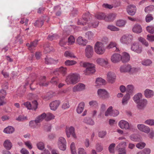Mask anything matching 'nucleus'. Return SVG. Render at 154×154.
<instances>
[{
	"mask_svg": "<svg viewBox=\"0 0 154 154\" xmlns=\"http://www.w3.org/2000/svg\"><path fill=\"white\" fill-rule=\"evenodd\" d=\"M122 56L118 54H114L111 56V60L113 63H117L121 60Z\"/></svg>",
	"mask_w": 154,
	"mask_h": 154,
	"instance_id": "obj_16",
	"label": "nucleus"
},
{
	"mask_svg": "<svg viewBox=\"0 0 154 154\" xmlns=\"http://www.w3.org/2000/svg\"><path fill=\"white\" fill-rule=\"evenodd\" d=\"M147 103V100L145 99H141V100L137 103V107L140 110H142L146 106Z\"/></svg>",
	"mask_w": 154,
	"mask_h": 154,
	"instance_id": "obj_11",
	"label": "nucleus"
},
{
	"mask_svg": "<svg viewBox=\"0 0 154 154\" xmlns=\"http://www.w3.org/2000/svg\"><path fill=\"white\" fill-rule=\"evenodd\" d=\"M32 110H35L37 109L38 106V103L36 100H34L32 101Z\"/></svg>",
	"mask_w": 154,
	"mask_h": 154,
	"instance_id": "obj_56",
	"label": "nucleus"
},
{
	"mask_svg": "<svg viewBox=\"0 0 154 154\" xmlns=\"http://www.w3.org/2000/svg\"><path fill=\"white\" fill-rule=\"evenodd\" d=\"M46 114L44 112L37 117L36 118V119L38 121V122L39 123L42 121L45 118H46Z\"/></svg>",
	"mask_w": 154,
	"mask_h": 154,
	"instance_id": "obj_39",
	"label": "nucleus"
},
{
	"mask_svg": "<svg viewBox=\"0 0 154 154\" xmlns=\"http://www.w3.org/2000/svg\"><path fill=\"white\" fill-rule=\"evenodd\" d=\"M76 63V61L73 60H67L65 62V64L66 66H69L74 65Z\"/></svg>",
	"mask_w": 154,
	"mask_h": 154,
	"instance_id": "obj_47",
	"label": "nucleus"
},
{
	"mask_svg": "<svg viewBox=\"0 0 154 154\" xmlns=\"http://www.w3.org/2000/svg\"><path fill=\"white\" fill-rule=\"evenodd\" d=\"M145 123L151 126L154 125V120L152 119H148L145 121Z\"/></svg>",
	"mask_w": 154,
	"mask_h": 154,
	"instance_id": "obj_64",
	"label": "nucleus"
},
{
	"mask_svg": "<svg viewBox=\"0 0 154 154\" xmlns=\"http://www.w3.org/2000/svg\"><path fill=\"white\" fill-rule=\"evenodd\" d=\"M83 122L87 124L91 125H93L94 124V121L90 117H86L84 119Z\"/></svg>",
	"mask_w": 154,
	"mask_h": 154,
	"instance_id": "obj_36",
	"label": "nucleus"
},
{
	"mask_svg": "<svg viewBox=\"0 0 154 154\" xmlns=\"http://www.w3.org/2000/svg\"><path fill=\"white\" fill-rule=\"evenodd\" d=\"M36 145L38 148L39 150H43L45 148V145L43 142H40L38 143Z\"/></svg>",
	"mask_w": 154,
	"mask_h": 154,
	"instance_id": "obj_51",
	"label": "nucleus"
},
{
	"mask_svg": "<svg viewBox=\"0 0 154 154\" xmlns=\"http://www.w3.org/2000/svg\"><path fill=\"white\" fill-rule=\"evenodd\" d=\"M66 142L65 139L63 137H60L58 139L57 144L59 148L61 150L64 151L66 148Z\"/></svg>",
	"mask_w": 154,
	"mask_h": 154,
	"instance_id": "obj_7",
	"label": "nucleus"
},
{
	"mask_svg": "<svg viewBox=\"0 0 154 154\" xmlns=\"http://www.w3.org/2000/svg\"><path fill=\"white\" fill-rule=\"evenodd\" d=\"M85 107V103L83 102H81L79 104L76 109V111L79 114L81 113L83 111Z\"/></svg>",
	"mask_w": 154,
	"mask_h": 154,
	"instance_id": "obj_28",
	"label": "nucleus"
},
{
	"mask_svg": "<svg viewBox=\"0 0 154 154\" xmlns=\"http://www.w3.org/2000/svg\"><path fill=\"white\" fill-rule=\"evenodd\" d=\"M82 18L84 21L88 22L92 18V17L89 12H87L82 15Z\"/></svg>",
	"mask_w": 154,
	"mask_h": 154,
	"instance_id": "obj_32",
	"label": "nucleus"
},
{
	"mask_svg": "<svg viewBox=\"0 0 154 154\" xmlns=\"http://www.w3.org/2000/svg\"><path fill=\"white\" fill-rule=\"evenodd\" d=\"M7 94L6 91L2 89L0 91V106L3 105L5 103L4 100Z\"/></svg>",
	"mask_w": 154,
	"mask_h": 154,
	"instance_id": "obj_19",
	"label": "nucleus"
},
{
	"mask_svg": "<svg viewBox=\"0 0 154 154\" xmlns=\"http://www.w3.org/2000/svg\"><path fill=\"white\" fill-rule=\"evenodd\" d=\"M85 85L82 83H79L73 88V91L75 92L78 91H80L85 89Z\"/></svg>",
	"mask_w": 154,
	"mask_h": 154,
	"instance_id": "obj_17",
	"label": "nucleus"
},
{
	"mask_svg": "<svg viewBox=\"0 0 154 154\" xmlns=\"http://www.w3.org/2000/svg\"><path fill=\"white\" fill-rule=\"evenodd\" d=\"M44 48L45 53H50L53 51V47L51 46L49 43L45 44L44 45Z\"/></svg>",
	"mask_w": 154,
	"mask_h": 154,
	"instance_id": "obj_31",
	"label": "nucleus"
},
{
	"mask_svg": "<svg viewBox=\"0 0 154 154\" xmlns=\"http://www.w3.org/2000/svg\"><path fill=\"white\" fill-rule=\"evenodd\" d=\"M126 11L128 14L132 16L135 14L137 11V8L134 5H129L127 7Z\"/></svg>",
	"mask_w": 154,
	"mask_h": 154,
	"instance_id": "obj_8",
	"label": "nucleus"
},
{
	"mask_svg": "<svg viewBox=\"0 0 154 154\" xmlns=\"http://www.w3.org/2000/svg\"><path fill=\"white\" fill-rule=\"evenodd\" d=\"M96 61L97 63L101 65H103L104 64L106 65L108 63L107 59H105L103 58H98Z\"/></svg>",
	"mask_w": 154,
	"mask_h": 154,
	"instance_id": "obj_33",
	"label": "nucleus"
},
{
	"mask_svg": "<svg viewBox=\"0 0 154 154\" xmlns=\"http://www.w3.org/2000/svg\"><path fill=\"white\" fill-rule=\"evenodd\" d=\"M105 80L101 78H97L96 80V83L98 85L105 84Z\"/></svg>",
	"mask_w": 154,
	"mask_h": 154,
	"instance_id": "obj_42",
	"label": "nucleus"
},
{
	"mask_svg": "<svg viewBox=\"0 0 154 154\" xmlns=\"http://www.w3.org/2000/svg\"><path fill=\"white\" fill-rule=\"evenodd\" d=\"M139 40L143 45H145L146 46H148L149 44L148 42L146 41V40L142 37H140L138 38Z\"/></svg>",
	"mask_w": 154,
	"mask_h": 154,
	"instance_id": "obj_54",
	"label": "nucleus"
},
{
	"mask_svg": "<svg viewBox=\"0 0 154 154\" xmlns=\"http://www.w3.org/2000/svg\"><path fill=\"white\" fill-rule=\"evenodd\" d=\"M37 77V75L35 73H32L30 74L28 79H30L32 82L35 80Z\"/></svg>",
	"mask_w": 154,
	"mask_h": 154,
	"instance_id": "obj_58",
	"label": "nucleus"
},
{
	"mask_svg": "<svg viewBox=\"0 0 154 154\" xmlns=\"http://www.w3.org/2000/svg\"><path fill=\"white\" fill-rule=\"evenodd\" d=\"M67 40L65 38H62L60 41L59 44L61 46H63L66 44Z\"/></svg>",
	"mask_w": 154,
	"mask_h": 154,
	"instance_id": "obj_63",
	"label": "nucleus"
},
{
	"mask_svg": "<svg viewBox=\"0 0 154 154\" xmlns=\"http://www.w3.org/2000/svg\"><path fill=\"white\" fill-rule=\"evenodd\" d=\"M130 98V95L128 94H126L123 97L122 103L123 105H125L127 104L128 101Z\"/></svg>",
	"mask_w": 154,
	"mask_h": 154,
	"instance_id": "obj_40",
	"label": "nucleus"
},
{
	"mask_svg": "<svg viewBox=\"0 0 154 154\" xmlns=\"http://www.w3.org/2000/svg\"><path fill=\"white\" fill-rule=\"evenodd\" d=\"M134 90V87L133 85H128L127 86L126 88V92L128 93V94L132 93Z\"/></svg>",
	"mask_w": 154,
	"mask_h": 154,
	"instance_id": "obj_46",
	"label": "nucleus"
},
{
	"mask_svg": "<svg viewBox=\"0 0 154 154\" xmlns=\"http://www.w3.org/2000/svg\"><path fill=\"white\" fill-rule=\"evenodd\" d=\"M130 59V55L128 54L126 52L123 53V55L122 56V58L121 60L123 63H125L128 62Z\"/></svg>",
	"mask_w": 154,
	"mask_h": 154,
	"instance_id": "obj_24",
	"label": "nucleus"
},
{
	"mask_svg": "<svg viewBox=\"0 0 154 154\" xmlns=\"http://www.w3.org/2000/svg\"><path fill=\"white\" fill-rule=\"evenodd\" d=\"M96 149L97 152H101L103 149V147L101 144L97 143L96 146Z\"/></svg>",
	"mask_w": 154,
	"mask_h": 154,
	"instance_id": "obj_59",
	"label": "nucleus"
},
{
	"mask_svg": "<svg viewBox=\"0 0 154 154\" xmlns=\"http://www.w3.org/2000/svg\"><path fill=\"white\" fill-rule=\"evenodd\" d=\"M66 133L67 137H69L70 135L74 138H76V137L75 133V128L72 127H71L68 128H66Z\"/></svg>",
	"mask_w": 154,
	"mask_h": 154,
	"instance_id": "obj_14",
	"label": "nucleus"
},
{
	"mask_svg": "<svg viewBox=\"0 0 154 154\" xmlns=\"http://www.w3.org/2000/svg\"><path fill=\"white\" fill-rule=\"evenodd\" d=\"M85 55L88 58H91L93 55L94 51L93 47L90 45L86 46L85 50Z\"/></svg>",
	"mask_w": 154,
	"mask_h": 154,
	"instance_id": "obj_10",
	"label": "nucleus"
},
{
	"mask_svg": "<svg viewBox=\"0 0 154 154\" xmlns=\"http://www.w3.org/2000/svg\"><path fill=\"white\" fill-rule=\"evenodd\" d=\"M38 123V121L35 119L34 120H31L29 122V126L31 128L34 129L36 128Z\"/></svg>",
	"mask_w": 154,
	"mask_h": 154,
	"instance_id": "obj_34",
	"label": "nucleus"
},
{
	"mask_svg": "<svg viewBox=\"0 0 154 154\" xmlns=\"http://www.w3.org/2000/svg\"><path fill=\"white\" fill-rule=\"evenodd\" d=\"M96 17L98 20H105L106 15L104 13H98L96 15Z\"/></svg>",
	"mask_w": 154,
	"mask_h": 154,
	"instance_id": "obj_43",
	"label": "nucleus"
},
{
	"mask_svg": "<svg viewBox=\"0 0 154 154\" xmlns=\"http://www.w3.org/2000/svg\"><path fill=\"white\" fill-rule=\"evenodd\" d=\"M93 34L92 32L88 31L86 33L85 36L88 39H91L93 38Z\"/></svg>",
	"mask_w": 154,
	"mask_h": 154,
	"instance_id": "obj_52",
	"label": "nucleus"
},
{
	"mask_svg": "<svg viewBox=\"0 0 154 154\" xmlns=\"http://www.w3.org/2000/svg\"><path fill=\"white\" fill-rule=\"evenodd\" d=\"M95 52L98 54H102L105 51L103 44L100 42H98L95 44L94 46Z\"/></svg>",
	"mask_w": 154,
	"mask_h": 154,
	"instance_id": "obj_3",
	"label": "nucleus"
},
{
	"mask_svg": "<svg viewBox=\"0 0 154 154\" xmlns=\"http://www.w3.org/2000/svg\"><path fill=\"white\" fill-rule=\"evenodd\" d=\"M107 28L113 31H118L119 30V28L113 25H108Z\"/></svg>",
	"mask_w": 154,
	"mask_h": 154,
	"instance_id": "obj_53",
	"label": "nucleus"
},
{
	"mask_svg": "<svg viewBox=\"0 0 154 154\" xmlns=\"http://www.w3.org/2000/svg\"><path fill=\"white\" fill-rule=\"evenodd\" d=\"M145 11L146 12L149 13L154 10V6L150 5L146 7L145 9Z\"/></svg>",
	"mask_w": 154,
	"mask_h": 154,
	"instance_id": "obj_48",
	"label": "nucleus"
},
{
	"mask_svg": "<svg viewBox=\"0 0 154 154\" xmlns=\"http://www.w3.org/2000/svg\"><path fill=\"white\" fill-rule=\"evenodd\" d=\"M151 63V60L149 59L144 60L142 62V64L143 65L146 66L149 65Z\"/></svg>",
	"mask_w": 154,
	"mask_h": 154,
	"instance_id": "obj_62",
	"label": "nucleus"
},
{
	"mask_svg": "<svg viewBox=\"0 0 154 154\" xmlns=\"http://www.w3.org/2000/svg\"><path fill=\"white\" fill-rule=\"evenodd\" d=\"M130 138L131 140L134 141H139L141 140L138 135L136 134H131L130 136Z\"/></svg>",
	"mask_w": 154,
	"mask_h": 154,
	"instance_id": "obj_37",
	"label": "nucleus"
},
{
	"mask_svg": "<svg viewBox=\"0 0 154 154\" xmlns=\"http://www.w3.org/2000/svg\"><path fill=\"white\" fill-rule=\"evenodd\" d=\"M137 127L140 130L147 133H148L150 130L148 126L144 125L138 124Z\"/></svg>",
	"mask_w": 154,
	"mask_h": 154,
	"instance_id": "obj_20",
	"label": "nucleus"
},
{
	"mask_svg": "<svg viewBox=\"0 0 154 154\" xmlns=\"http://www.w3.org/2000/svg\"><path fill=\"white\" fill-rule=\"evenodd\" d=\"M55 116L51 113L48 112L46 114L45 120L46 121H50L54 119Z\"/></svg>",
	"mask_w": 154,
	"mask_h": 154,
	"instance_id": "obj_44",
	"label": "nucleus"
},
{
	"mask_svg": "<svg viewBox=\"0 0 154 154\" xmlns=\"http://www.w3.org/2000/svg\"><path fill=\"white\" fill-rule=\"evenodd\" d=\"M142 95L141 93H138L135 95L133 97L134 101L137 103L141 100L140 99L142 98Z\"/></svg>",
	"mask_w": 154,
	"mask_h": 154,
	"instance_id": "obj_35",
	"label": "nucleus"
},
{
	"mask_svg": "<svg viewBox=\"0 0 154 154\" xmlns=\"http://www.w3.org/2000/svg\"><path fill=\"white\" fill-rule=\"evenodd\" d=\"M4 147L7 150H9L12 146L11 143L9 140H7L5 141L3 144Z\"/></svg>",
	"mask_w": 154,
	"mask_h": 154,
	"instance_id": "obj_29",
	"label": "nucleus"
},
{
	"mask_svg": "<svg viewBox=\"0 0 154 154\" xmlns=\"http://www.w3.org/2000/svg\"><path fill=\"white\" fill-rule=\"evenodd\" d=\"M66 68H64L61 66L59 68L56 69L54 72V73L56 75H59L60 73H61L64 75L66 74Z\"/></svg>",
	"mask_w": 154,
	"mask_h": 154,
	"instance_id": "obj_15",
	"label": "nucleus"
},
{
	"mask_svg": "<svg viewBox=\"0 0 154 154\" xmlns=\"http://www.w3.org/2000/svg\"><path fill=\"white\" fill-rule=\"evenodd\" d=\"M136 68H132L130 65H125L121 66L120 68V70L121 72H129L130 73H133L136 71Z\"/></svg>",
	"mask_w": 154,
	"mask_h": 154,
	"instance_id": "obj_4",
	"label": "nucleus"
},
{
	"mask_svg": "<svg viewBox=\"0 0 154 154\" xmlns=\"http://www.w3.org/2000/svg\"><path fill=\"white\" fill-rule=\"evenodd\" d=\"M82 66L86 68V69L84 71V74L86 75H91L96 71L95 65L92 63L85 62L83 63Z\"/></svg>",
	"mask_w": 154,
	"mask_h": 154,
	"instance_id": "obj_1",
	"label": "nucleus"
},
{
	"mask_svg": "<svg viewBox=\"0 0 154 154\" xmlns=\"http://www.w3.org/2000/svg\"><path fill=\"white\" fill-rule=\"evenodd\" d=\"M79 76L76 73L70 74L67 77L66 81L68 84H75L79 81Z\"/></svg>",
	"mask_w": 154,
	"mask_h": 154,
	"instance_id": "obj_2",
	"label": "nucleus"
},
{
	"mask_svg": "<svg viewBox=\"0 0 154 154\" xmlns=\"http://www.w3.org/2000/svg\"><path fill=\"white\" fill-rule=\"evenodd\" d=\"M146 29L147 32L151 34L154 33V26H147Z\"/></svg>",
	"mask_w": 154,
	"mask_h": 154,
	"instance_id": "obj_49",
	"label": "nucleus"
},
{
	"mask_svg": "<svg viewBox=\"0 0 154 154\" xmlns=\"http://www.w3.org/2000/svg\"><path fill=\"white\" fill-rule=\"evenodd\" d=\"M154 93L153 91L149 89H146L144 92V95L146 98H150L154 95Z\"/></svg>",
	"mask_w": 154,
	"mask_h": 154,
	"instance_id": "obj_25",
	"label": "nucleus"
},
{
	"mask_svg": "<svg viewBox=\"0 0 154 154\" xmlns=\"http://www.w3.org/2000/svg\"><path fill=\"white\" fill-rule=\"evenodd\" d=\"M45 63L47 64H56L58 62L57 60H54L52 58L49 57H48L45 58Z\"/></svg>",
	"mask_w": 154,
	"mask_h": 154,
	"instance_id": "obj_26",
	"label": "nucleus"
},
{
	"mask_svg": "<svg viewBox=\"0 0 154 154\" xmlns=\"http://www.w3.org/2000/svg\"><path fill=\"white\" fill-rule=\"evenodd\" d=\"M126 143L125 142H122L120 143L118 145L116 146V148L118 149H119L120 148H124L125 149V147L126 146Z\"/></svg>",
	"mask_w": 154,
	"mask_h": 154,
	"instance_id": "obj_61",
	"label": "nucleus"
},
{
	"mask_svg": "<svg viewBox=\"0 0 154 154\" xmlns=\"http://www.w3.org/2000/svg\"><path fill=\"white\" fill-rule=\"evenodd\" d=\"M115 143H112L109 146V150L110 153H113L114 152V147L115 146Z\"/></svg>",
	"mask_w": 154,
	"mask_h": 154,
	"instance_id": "obj_55",
	"label": "nucleus"
},
{
	"mask_svg": "<svg viewBox=\"0 0 154 154\" xmlns=\"http://www.w3.org/2000/svg\"><path fill=\"white\" fill-rule=\"evenodd\" d=\"M44 20H37L34 23V26L38 27H41L44 24Z\"/></svg>",
	"mask_w": 154,
	"mask_h": 154,
	"instance_id": "obj_45",
	"label": "nucleus"
},
{
	"mask_svg": "<svg viewBox=\"0 0 154 154\" xmlns=\"http://www.w3.org/2000/svg\"><path fill=\"white\" fill-rule=\"evenodd\" d=\"M107 80L109 83H113L115 82L116 79V75L113 72H109L107 75Z\"/></svg>",
	"mask_w": 154,
	"mask_h": 154,
	"instance_id": "obj_13",
	"label": "nucleus"
},
{
	"mask_svg": "<svg viewBox=\"0 0 154 154\" xmlns=\"http://www.w3.org/2000/svg\"><path fill=\"white\" fill-rule=\"evenodd\" d=\"M59 38L58 35L57 34H53L51 35H49L48 37V39L50 41L57 39Z\"/></svg>",
	"mask_w": 154,
	"mask_h": 154,
	"instance_id": "obj_50",
	"label": "nucleus"
},
{
	"mask_svg": "<svg viewBox=\"0 0 154 154\" xmlns=\"http://www.w3.org/2000/svg\"><path fill=\"white\" fill-rule=\"evenodd\" d=\"M126 23L125 21L122 20H119L116 21V25L120 27L124 26Z\"/></svg>",
	"mask_w": 154,
	"mask_h": 154,
	"instance_id": "obj_41",
	"label": "nucleus"
},
{
	"mask_svg": "<svg viewBox=\"0 0 154 154\" xmlns=\"http://www.w3.org/2000/svg\"><path fill=\"white\" fill-rule=\"evenodd\" d=\"M64 55L66 57H75L74 54L71 52L66 51L65 52Z\"/></svg>",
	"mask_w": 154,
	"mask_h": 154,
	"instance_id": "obj_60",
	"label": "nucleus"
},
{
	"mask_svg": "<svg viewBox=\"0 0 154 154\" xmlns=\"http://www.w3.org/2000/svg\"><path fill=\"white\" fill-rule=\"evenodd\" d=\"M77 44L80 45L85 46L88 42V41L85 39L83 38L82 36H79L78 38L76 40Z\"/></svg>",
	"mask_w": 154,
	"mask_h": 154,
	"instance_id": "obj_22",
	"label": "nucleus"
},
{
	"mask_svg": "<svg viewBox=\"0 0 154 154\" xmlns=\"http://www.w3.org/2000/svg\"><path fill=\"white\" fill-rule=\"evenodd\" d=\"M133 39V36L130 35H123L121 38L120 41L123 43L128 44L130 43Z\"/></svg>",
	"mask_w": 154,
	"mask_h": 154,
	"instance_id": "obj_6",
	"label": "nucleus"
},
{
	"mask_svg": "<svg viewBox=\"0 0 154 154\" xmlns=\"http://www.w3.org/2000/svg\"><path fill=\"white\" fill-rule=\"evenodd\" d=\"M60 103L59 101L55 100L53 101L50 104L51 109L53 110H55L57 108Z\"/></svg>",
	"mask_w": 154,
	"mask_h": 154,
	"instance_id": "obj_21",
	"label": "nucleus"
},
{
	"mask_svg": "<svg viewBox=\"0 0 154 154\" xmlns=\"http://www.w3.org/2000/svg\"><path fill=\"white\" fill-rule=\"evenodd\" d=\"M97 93L98 97L103 100L106 99L109 97V93L104 89H99Z\"/></svg>",
	"mask_w": 154,
	"mask_h": 154,
	"instance_id": "obj_5",
	"label": "nucleus"
},
{
	"mask_svg": "<svg viewBox=\"0 0 154 154\" xmlns=\"http://www.w3.org/2000/svg\"><path fill=\"white\" fill-rule=\"evenodd\" d=\"M153 17L152 14H148L146 16L145 20L146 22L148 23L153 20Z\"/></svg>",
	"mask_w": 154,
	"mask_h": 154,
	"instance_id": "obj_57",
	"label": "nucleus"
},
{
	"mask_svg": "<svg viewBox=\"0 0 154 154\" xmlns=\"http://www.w3.org/2000/svg\"><path fill=\"white\" fill-rule=\"evenodd\" d=\"M116 17V15L113 14H110L107 16L106 15L105 20L106 21H112L114 20Z\"/></svg>",
	"mask_w": 154,
	"mask_h": 154,
	"instance_id": "obj_27",
	"label": "nucleus"
},
{
	"mask_svg": "<svg viewBox=\"0 0 154 154\" xmlns=\"http://www.w3.org/2000/svg\"><path fill=\"white\" fill-rule=\"evenodd\" d=\"M116 44L115 42H111L107 46V48L110 49L113 48H116L115 51L117 52L119 51V49L116 47Z\"/></svg>",
	"mask_w": 154,
	"mask_h": 154,
	"instance_id": "obj_38",
	"label": "nucleus"
},
{
	"mask_svg": "<svg viewBox=\"0 0 154 154\" xmlns=\"http://www.w3.org/2000/svg\"><path fill=\"white\" fill-rule=\"evenodd\" d=\"M14 130L13 127L9 126L4 129L3 132L6 134H12L14 132Z\"/></svg>",
	"mask_w": 154,
	"mask_h": 154,
	"instance_id": "obj_30",
	"label": "nucleus"
},
{
	"mask_svg": "<svg viewBox=\"0 0 154 154\" xmlns=\"http://www.w3.org/2000/svg\"><path fill=\"white\" fill-rule=\"evenodd\" d=\"M132 30L134 32L137 33H140L142 31L141 26L138 24L134 25L133 28Z\"/></svg>",
	"mask_w": 154,
	"mask_h": 154,
	"instance_id": "obj_23",
	"label": "nucleus"
},
{
	"mask_svg": "<svg viewBox=\"0 0 154 154\" xmlns=\"http://www.w3.org/2000/svg\"><path fill=\"white\" fill-rule=\"evenodd\" d=\"M38 42V40H35L31 42L30 43H27L26 44V46L28 47V49L30 50H34L37 46Z\"/></svg>",
	"mask_w": 154,
	"mask_h": 154,
	"instance_id": "obj_18",
	"label": "nucleus"
},
{
	"mask_svg": "<svg viewBox=\"0 0 154 154\" xmlns=\"http://www.w3.org/2000/svg\"><path fill=\"white\" fill-rule=\"evenodd\" d=\"M118 125L119 127L122 129L127 130L128 129L130 128V125L129 123L125 120H121L119 122Z\"/></svg>",
	"mask_w": 154,
	"mask_h": 154,
	"instance_id": "obj_12",
	"label": "nucleus"
},
{
	"mask_svg": "<svg viewBox=\"0 0 154 154\" xmlns=\"http://www.w3.org/2000/svg\"><path fill=\"white\" fill-rule=\"evenodd\" d=\"M131 49L132 51L138 54L141 53L142 51L141 47L140 46L139 44L136 42H134L132 44Z\"/></svg>",
	"mask_w": 154,
	"mask_h": 154,
	"instance_id": "obj_9",
	"label": "nucleus"
}]
</instances>
